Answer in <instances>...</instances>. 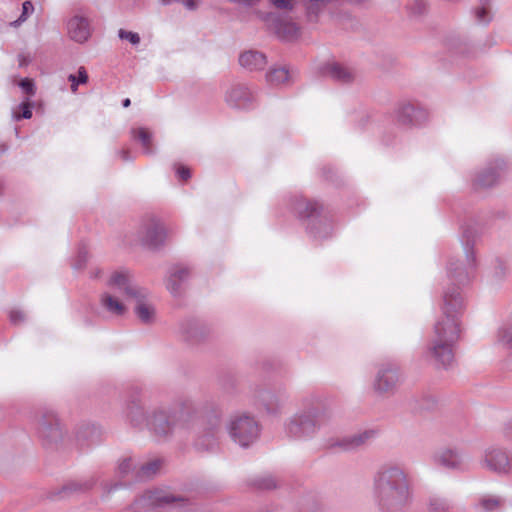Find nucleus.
Listing matches in <instances>:
<instances>
[{
    "mask_svg": "<svg viewBox=\"0 0 512 512\" xmlns=\"http://www.w3.org/2000/svg\"><path fill=\"white\" fill-rule=\"evenodd\" d=\"M443 315L436 321L429 356L440 366L447 368L454 361L455 345L461 335L460 316L464 308L459 287L447 288L443 294Z\"/></svg>",
    "mask_w": 512,
    "mask_h": 512,
    "instance_id": "nucleus-1",
    "label": "nucleus"
},
{
    "mask_svg": "<svg viewBox=\"0 0 512 512\" xmlns=\"http://www.w3.org/2000/svg\"><path fill=\"white\" fill-rule=\"evenodd\" d=\"M373 497L382 512H400L411 500V479L398 464H385L374 475Z\"/></svg>",
    "mask_w": 512,
    "mask_h": 512,
    "instance_id": "nucleus-2",
    "label": "nucleus"
},
{
    "mask_svg": "<svg viewBox=\"0 0 512 512\" xmlns=\"http://www.w3.org/2000/svg\"><path fill=\"white\" fill-rule=\"evenodd\" d=\"M192 403L185 400L181 403V407L166 409L158 407L152 409L145 415L143 407L136 400H132L126 409V417L131 425L140 427L143 424L147 426L149 431L158 438H166L170 436L178 423L189 416Z\"/></svg>",
    "mask_w": 512,
    "mask_h": 512,
    "instance_id": "nucleus-3",
    "label": "nucleus"
},
{
    "mask_svg": "<svg viewBox=\"0 0 512 512\" xmlns=\"http://www.w3.org/2000/svg\"><path fill=\"white\" fill-rule=\"evenodd\" d=\"M331 412L322 406L318 395H309L302 400V409L285 423V433L296 440L313 438L331 420Z\"/></svg>",
    "mask_w": 512,
    "mask_h": 512,
    "instance_id": "nucleus-4",
    "label": "nucleus"
},
{
    "mask_svg": "<svg viewBox=\"0 0 512 512\" xmlns=\"http://www.w3.org/2000/svg\"><path fill=\"white\" fill-rule=\"evenodd\" d=\"M291 208L301 219L307 221L306 231L314 240L321 241L332 235V220L323 213V206L319 202L295 195L291 199Z\"/></svg>",
    "mask_w": 512,
    "mask_h": 512,
    "instance_id": "nucleus-5",
    "label": "nucleus"
},
{
    "mask_svg": "<svg viewBox=\"0 0 512 512\" xmlns=\"http://www.w3.org/2000/svg\"><path fill=\"white\" fill-rule=\"evenodd\" d=\"M227 430L231 439L241 447L250 446L260 434L258 422L247 413H238L231 416L227 424Z\"/></svg>",
    "mask_w": 512,
    "mask_h": 512,
    "instance_id": "nucleus-6",
    "label": "nucleus"
},
{
    "mask_svg": "<svg viewBox=\"0 0 512 512\" xmlns=\"http://www.w3.org/2000/svg\"><path fill=\"white\" fill-rule=\"evenodd\" d=\"M38 435L46 443H54L62 438V429L54 411L40 410L35 416Z\"/></svg>",
    "mask_w": 512,
    "mask_h": 512,
    "instance_id": "nucleus-7",
    "label": "nucleus"
},
{
    "mask_svg": "<svg viewBox=\"0 0 512 512\" xmlns=\"http://www.w3.org/2000/svg\"><path fill=\"white\" fill-rule=\"evenodd\" d=\"M227 105L239 110H252L257 106V93L242 83L232 85L225 94Z\"/></svg>",
    "mask_w": 512,
    "mask_h": 512,
    "instance_id": "nucleus-8",
    "label": "nucleus"
},
{
    "mask_svg": "<svg viewBox=\"0 0 512 512\" xmlns=\"http://www.w3.org/2000/svg\"><path fill=\"white\" fill-rule=\"evenodd\" d=\"M138 239L142 245L156 249L164 244L166 230L160 220L152 217L145 219L138 230Z\"/></svg>",
    "mask_w": 512,
    "mask_h": 512,
    "instance_id": "nucleus-9",
    "label": "nucleus"
},
{
    "mask_svg": "<svg viewBox=\"0 0 512 512\" xmlns=\"http://www.w3.org/2000/svg\"><path fill=\"white\" fill-rule=\"evenodd\" d=\"M465 254L467 265L463 267L458 261H450L448 264V277L453 284L464 285L473 277L476 269V254L472 247H469V241L465 245Z\"/></svg>",
    "mask_w": 512,
    "mask_h": 512,
    "instance_id": "nucleus-10",
    "label": "nucleus"
},
{
    "mask_svg": "<svg viewBox=\"0 0 512 512\" xmlns=\"http://www.w3.org/2000/svg\"><path fill=\"white\" fill-rule=\"evenodd\" d=\"M288 399L284 389L272 390L260 388L255 391V400L267 413L278 414Z\"/></svg>",
    "mask_w": 512,
    "mask_h": 512,
    "instance_id": "nucleus-11",
    "label": "nucleus"
},
{
    "mask_svg": "<svg viewBox=\"0 0 512 512\" xmlns=\"http://www.w3.org/2000/svg\"><path fill=\"white\" fill-rule=\"evenodd\" d=\"M434 464L449 470L466 472L469 470V464L465 456L457 449L445 448L433 455Z\"/></svg>",
    "mask_w": 512,
    "mask_h": 512,
    "instance_id": "nucleus-12",
    "label": "nucleus"
},
{
    "mask_svg": "<svg viewBox=\"0 0 512 512\" xmlns=\"http://www.w3.org/2000/svg\"><path fill=\"white\" fill-rule=\"evenodd\" d=\"M107 285L111 289L123 293L128 298L143 296V289L133 283L132 276L127 270L114 271Z\"/></svg>",
    "mask_w": 512,
    "mask_h": 512,
    "instance_id": "nucleus-13",
    "label": "nucleus"
},
{
    "mask_svg": "<svg viewBox=\"0 0 512 512\" xmlns=\"http://www.w3.org/2000/svg\"><path fill=\"white\" fill-rule=\"evenodd\" d=\"M399 382V371L395 365H382L375 377L374 390L378 393H391Z\"/></svg>",
    "mask_w": 512,
    "mask_h": 512,
    "instance_id": "nucleus-14",
    "label": "nucleus"
},
{
    "mask_svg": "<svg viewBox=\"0 0 512 512\" xmlns=\"http://www.w3.org/2000/svg\"><path fill=\"white\" fill-rule=\"evenodd\" d=\"M482 465L500 474L508 473L512 469V461L508 454L504 450L496 447H490L485 450Z\"/></svg>",
    "mask_w": 512,
    "mask_h": 512,
    "instance_id": "nucleus-15",
    "label": "nucleus"
},
{
    "mask_svg": "<svg viewBox=\"0 0 512 512\" xmlns=\"http://www.w3.org/2000/svg\"><path fill=\"white\" fill-rule=\"evenodd\" d=\"M396 121L404 127L421 125L428 119L425 109L416 107L410 103L401 104L395 112Z\"/></svg>",
    "mask_w": 512,
    "mask_h": 512,
    "instance_id": "nucleus-16",
    "label": "nucleus"
},
{
    "mask_svg": "<svg viewBox=\"0 0 512 512\" xmlns=\"http://www.w3.org/2000/svg\"><path fill=\"white\" fill-rule=\"evenodd\" d=\"M321 76L329 78L339 84H351L355 80L354 71L338 62H327L319 67Z\"/></svg>",
    "mask_w": 512,
    "mask_h": 512,
    "instance_id": "nucleus-17",
    "label": "nucleus"
},
{
    "mask_svg": "<svg viewBox=\"0 0 512 512\" xmlns=\"http://www.w3.org/2000/svg\"><path fill=\"white\" fill-rule=\"evenodd\" d=\"M173 504L183 506L184 500L182 498L175 497L163 490L147 491L140 499L135 502L136 506L148 507H164Z\"/></svg>",
    "mask_w": 512,
    "mask_h": 512,
    "instance_id": "nucleus-18",
    "label": "nucleus"
},
{
    "mask_svg": "<svg viewBox=\"0 0 512 512\" xmlns=\"http://www.w3.org/2000/svg\"><path fill=\"white\" fill-rule=\"evenodd\" d=\"M271 28L280 40L292 41L299 37L300 27L297 23L278 15H270L267 19Z\"/></svg>",
    "mask_w": 512,
    "mask_h": 512,
    "instance_id": "nucleus-19",
    "label": "nucleus"
},
{
    "mask_svg": "<svg viewBox=\"0 0 512 512\" xmlns=\"http://www.w3.org/2000/svg\"><path fill=\"white\" fill-rule=\"evenodd\" d=\"M375 434L376 432L374 430H365L345 436L340 440L330 443L329 446L332 448L337 447L344 451L355 450L371 441L375 437Z\"/></svg>",
    "mask_w": 512,
    "mask_h": 512,
    "instance_id": "nucleus-20",
    "label": "nucleus"
},
{
    "mask_svg": "<svg viewBox=\"0 0 512 512\" xmlns=\"http://www.w3.org/2000/svg\"><path fill=\"white\" fill-rule=\"evenodd\" d=\"M238 61L240 66L249 72L262 71L268 64L266 54L255 49L240 53Z\"/></svg>",
    "mask_w": 512,
    "mask_h": 512,
    "instance_id": "nucleus-21",
    "label": "nucleus"
},
{
    "mask_svg": "<svg viewBox=\"0 0 512 512\" xmlns=\"http://www.w3.org/2000/svg\"><path fill=\"white\" fill-rule=\"evenodd\" d=\"M67 29L70 38L78 43L87 41L91 34L89 20L79 15L69 19Z\"/></svg>",
    "mask_w": 512,
    "mask_h": 512,
    "instance_id": "nucleus-22",
    "label": "nucleus"
},
{
    "mask_svg": "<svg viewBox=\"0 0 512 512\" xmlns=\"http://www.w3.org/2000/svg\"><path fill=\"white\" fill-rule=\"evenodd\" d=\"M97 482L96 477L91 476L85 479L70 480L66 482L55 496L66 498L74 494L85 493L91 490Z\"/></svg>",
    "mask_w": 512,
    "mask_h": 512,
    "instance_id": "nucleus-23",
    "label": "nucleus"
},
{
    "mask_svg": "<svg viewBox=\"0 0 512 512\" xmlns=\"http://www.w3.org/2000/svg\"><path fill=\"white\" fill-rule=\"evenodd\" d=\"M190 276V270L182 265H175L171 268L169 277L167 279V289L173 294L180 293L181 284L184 283Z\"/></svg>",
    "mask_w": 512,
    "mask_h": 512,
    "instance_id": "nucleus-24",
    "label": "nucleus"
},
{
    "mask_svg": "<svg viewBox=\"0 0 512 512\" xmlns=\"http://www.w3.org/2000/svg\"><path fill=\"white\" fill-rule=\"evenodd\" d=\"M180 333L186 341L196 342L204 337V328L196 320H185L180 324Z\"/></svg>",
    "mask_w": 512,
    "mask_h": 512,
    "instance_id": "nucleus-25",
    "label": "nucleus"
},
{
    "mask_svg": "<svg viewBox=\"0 0 512 512\" xmlns=\"http://www.w3.org/2000/svg\"><path fill=\"white\" fill-rule=\"evenodd\" d=\"M194 445L199 451H214L218 446V432L204 429L195 440Z\"/></svg>",
    "mask_w": 512,
    "mask_h": 512,
    "instance_id": "nucleus-26",
    "label": "nucleus"
},
{
    "mask_svg": "<svg viewBox=\"0 0 512 512\" xmlns=\"http://www.w3.org/2000/svg\"><path fill=\"white\" fill-rule=\"evenodd\" d=\"M331 0H308L305 4L306 19L310 23H317L320 14L324 11Z\"/></svg>",
    "mask_w": 512,
    "mask_h": 512,
    "instance_id": "nucleus-27",
    "label": "nucleus"
},
{
    "mask_svg": "<svg viewBox=\"0 0 512 512\" xmlns=\"http://www.w3.org/2000/svg\"><path fill=\"white\" fill-rule=\"evenodd\" d=\"M146 297V291L143 290V296L138 297H132L133 299H136L137 303L135 306V314L137 317L141 320L143 323H150L154 318V308L143 301V299Z\"/></svg>",
    "mask_w": 512,
    "mask_h": 512,
    "instance_id": "nucleus-28",
    "label": "nucleus"
},
{
    "mask_svg": "<svg viewBox=\"0 0 512 512\" xmlns=\"http://www.w3.org/2000/svg\"><path fill=\"white\" fill-rule=\"evenodd\" d=\"M132 138L139 142L144 150L145 155H150L153 151L152 133L143 127L131 130Z\"/></svg>",
    "mask_w": 512,
    "mask_h": 512,
    "instance_id": "nucleus-29",
    "label": "nucleus"
},
{
    "mask_svg": "<svg viewBox=\"0 0 512 512\" xmlns=\"http://www.w3.org/2000/svg\"><path fill=\"white\" fill-rule=\"evenodd\" d=\"M266 81L272 86H278L289 81V71L285 66L271 67L266 75Z\"/></svg>",
    "mask_w": 512,
    "mask_h": 512,
    "instance_id": "nucleus-30",
    "label": "nucleus"
},
{
    "mask_svg": "<svg viewBox=\"0 0 512 512\" xmlns=\"http://www.w3.org/2000/svg\"><path fill=\"white\" fill-rule=\"evenodd\" d=\"M222 423V411L218 406H211L210 410L206 411L205 428L214 432L220 431Z\"/></svg>",
    "mask_w": 512,
    "mask_h": 512,
    "instance_id": "nucleus-31",
    "label": "nucleus"
},
{
    "mask_svg": "<svg viewBox=\"0 0 512 512\" xmlns=\"http://www.w3.org/2000/svg\"><path fill=\"white\" fill-rule=\"evenodd\" d=\"M102 306L110 313L121 316L125 312V306L109 293H104L101 297Z\"/></svg>",
    "mask_w": 512,
    "mask_h": 512,
    "instance_id": "nucleus-32",
    "label": "nucleus"
},
{
    "mask_svg": "<svg viewBox=\"0 0 512 512\" xmlns=\"http://www.w3.org/2000/svg\"><path fill=\"white\" fill-rule=\"evenodd\" d=\"M503 501L494 495H484L479 499L477 507L483 512H492L501 507Z\"/></svg>",
    "mask_w": 512,
    "mask_h": 512,
    "instance_id": "nucleus-33",
    "label": "nucleus"
},
{
    "mask_svg": "<svg viewBox=\"0 0 512 512\" xmlns=\"http://www.w3.org/2000/svg\"><path fill=\"white\" fill-rule=\"evenodd\" d=\"M499 180V174L491 169L479 174L475 179V184L479 187H492Z\"/></svg>",
    "mask_w": 512,
    "mask_h": 512,
    "instance_id": "nucleus-34",
    "label": "nucleus"
},
{
    "mask_svg": "<svg viewBox=\"0 0 512 512\" xmlns=\"http://www.w3.org/2000/svg\"><path fill=\"white\" fill-rule=\"evenodd\" d=\"M34 104L30 102L29 99L20 103L15 110H13L12 118L15 121H20L22 119H30L32 117V110Z\"/></svg>",
    "mask_w": 512,
    "mask_h": 512,
    "instance_id": "nucleus-35",
    "label": "nucleus"
},
{
    "mask_svg": "<svg viewBox=\"0 0 512 512\" xmlns=\"http://www.w3.org/2000/svg\"><path fill=\"white\" fill-rule=\"evenodd\" d=\"M406 9L410 17L418 18L427 12L426 0H411L407 3Z\"/></svg>",
    "mask_w": 512,
    "mask_h": 512,
    "instance_id": "nucleus-36",
    "label": "nucleus"
},
{
    "mask_svg": "<svg viewBox=\"0 0 512 512\" xmlns=\"http://www.w3.org/2000/svg\"><path fill=\"white\" fill-rule=\"evenodd\" d=\"M429 508L432 512H449L451 503L446 498L434 496L430 498Z\"/></svg>",
    "mask_w": 512,
    "mask_h": 512,
    "instance_id": "nucleus-37",
    "label": "nucleus"
},
{
    "mask_svg": "<svg viewBox=\"0 0 512 512\" xmlns=\"http://www.w3.org/2000/svg\"><path fill=\"white\" fill-rule=\"evenodd\" d=\"M160 465H161L160 460H154V461H151V462H148V463L142 465L138 472V477L140 479H147V478L152 477L153 475H155L157 473V471L160 468Z\"/></svg>",
    "mask_w": 512,
    "mask_h": 512,
    "instance_id": "nucleus-38",
    "label": "nucleus"
},
{
    "mask_svg": "<svg viewBox=\"0 0 512 512\" xmlns=\"http://www.w3.org/2000/svg\"><path fill=\"white\" fill-rule=\"evenodd\" d=\"M497 340L503 346L512 349V323L499 329Z\"/></svg>",
    "mask_w": 512,
    "mask_h": 512,
    "instance_id": "nucleus-39",
    "label": "nucleus"
},
{
    "mask_svg": "<svg viewBox=\"0 0 512 512\" xmlns=\"http://www.w3.org/2000/svg\"><path fill=\"white\" fill-rule=\"evenodd\" d=\"M68 80L71 82V88L76 91L79 84H85L88 81V73L85 67L81 66L78 69L77 75L70 74Z\"/></svg>",
    "mask_w": 512,
    "mask_h": 512,
    "instance_id": "nucleus-40",
    "label": "nucleus"
},
{
    "mask_svg": "<svg viewBox=\"0 0 512 512\" xmlns=\"http://www.w3.org/2000/svg\"><path fill=\"white\" fill-rule=\"evenodd\" d=\"M255 486L262 490H271L276 488V481L272 476H265L255 480Z\"/></svg>",
    "mask_w": 512,
    "mask_h": 512,
    "instance_id": "nucleus-41",
    "label": "nucleus"
},
{
    "mask_svg": "<svg viewBox=\"0 0 512 512\" xmlns=\"http://www.w3.org/2000/svg\"><path fill=\"white\" fill-rule=\"evenodd\" d=\"M118 37L121 40H128L132 45H138L140 43V36L136 32L120 29L118 31Z\"/></svg>",
    "mask_w": 512,
    "mask_h": 512,
    "instance_id": "nucleus-42",
    "label": "nucleus"
},
{
    "mask_svg": "<svg viewBox=\"0 0 512 512\" xmlns=\"http://www.w3.org/2000/svg\"><path fill=\"white\" fill-rule=\"evenodd\" d=\"M489 5H481L475 10V15L479 23L488 24L491 20L488 10Z\"/></svg>",
    "mask_w": 512,
    "mask_h": 512,
    "instance_id": "nucleus-43",
    "label": "nucleus"
},
{
    "mask_svg": "<svg viewBox=\"0 0 512 512\" xmlns=\"http://www.w3.org/2000/svg\"><path fill=\"white\" fill-rule=\"evenodd\" d=\"M19 87L30 96L35 94V84L34 81L30 78H23L19 82Z\"/></svg>",
    "mask_w": 512,
    "mask_h": 512,
    "instance_id": "nucleus-44",
    "label": "nucleus"
},
{
    "mask_svg": "<svg viewBox=\"0 0 512 512\" xmlns=\"http://www.w3.org/2000/svg\"><path fill=\"white\" fill-rule=\"evenodd\" d=\"M34 11V6L31 1H25L22 4V12L19 16L18 20L15 21V23L18 22H24L30 14Z\"/></svg>",
    "mask_w": 512,
    "mask_h": 512,
    "instance_id": "nucleus-45",
    "label": "nucleus"
},
{
    "mask_svg": "<svg viewBox=\"0 0 512 512\" xmlns=\"http://www.w3.org/2000/svg\"><path fill=\"white\" fill-rule=\"evenodd\" d=\"M132 467V461L131 459H124L122 460L119 464H118V467H117V473L120 475V476H125L126 474H128V472L130 471Z\"/></svg>",
    "mask_w": 512,
    "mask_h": 512,
    "instance_id": "nucleus-46",
    "label": "nucleus"
},
{
    "mask_svg": "<svg viewBox=\"0 0 512 512\" xmlns=\"http://www.w3.org/2000/svg\"><path fill=\"white\" fill-rule=\"evenodd\" d=\"M88 253L85 249H80L74 267L76 269H82L87 261Z\"/></svg>",
    "mask_w": 512,
    "mask_h": 512,
    "instance_id": "nucleus-47",
    "label": "nucleus"
},
{
    "mask_svg": "<svg viewBox=\"0 0 512 512\" xmlns=\"http://www.w3.org/2000/svg\"><path fill=\"white\" fill-rule=\"evenodd\" d=\"M175 171L177 177L182 181H187L191 177L190 169L185 166L179 165Z\"/></svg>",
    "mask_w": 512,
    "mask_h": 512,
    "instance_id": "nucleus-48",
    "label": "nucleus"
},
{
    "mask_svg": "<svg viewBox=\"0 0 512 512\" xmlns=\"http://www.w3.org/2000/svg\"><path fill=\"white\" fill-rule=\"evenodd\" d=\"M10 321L13 323V324H19L21 322H23L25 320V315L22 311H19V310H12L10 312Z\"/></svg>",
    "mask_w": 512,
    "mask_h": 512,
    "instance_id": "nucleus-49",
    "label": "nucleus"
},
{
    "mask_svg": "<svg viewBox=\"0 0 512 512\" xmlns=\"http://www.w3.org/2000/svg\"><path fill=\"white\" fill-rule=\"evenodd\" d=\"M272 3L279 9L292 10L291 0H272Z\"/></svg>",
    "mask_w": 512,
    "mask_h": 512,
    "instance_id": "nucleus-50",
    "label": "nucleus"
},
{
    "mask_svg": "<svg viewBox=\"0 0 512 512\" xmlns=\"http://www.w3.org/2000/svg\"><path fill=\"white\" fill-rule=\"evenodd\" d=\"M505 273H506L505 264L502 261L497 260L496 267H495V274H496V276L502 277V276L505 275Z\"/></svg>",
    "mask_w": 512,
    "mask_h": 512,
    "instance_id": "nucleus-51",
    "label": "nucleus"
},
{
    "mask_svg": "<svg viewBox=\"0 0 512 512\" xmlns=\"http://www.w3.org/2000/svg\"><path fill=\"white\" fill-rule=\"evenodd\" d=\"M182 3L188 10H191V11L196 10L198 7L197 0H182Z\"/></svg>",
    "mask_w": 512,
    "mask_h": 512,
    "instance_id": "nucleus-52",
    "label": "nucleus"
},
{
    "mask_svg": "<svg viewBox=\"0 0 512 512\" xmlns=\"http://www.w3.org/2000/svg\"><path fill=\"white\" fill-rule=\"evenodd\" d=\"M18 61H19V67H26L30 64L31 58L29 56H26L24 54L18 55Z\"/></svg>",
    "mask_w": 512,
    "mask_h": 512,
    "instance_id": "nucleus-53",
    "label": "nucleus"
},
{
    "mask_svg": "<svg viewBox=\"0 0 512 512\" xmlns=\"http://www.w3.org/2000/svg\"><path fill=\"white\" fill-rule=\"evenodd\" d=\"M131 105V100L129 98H125L122 100V106L124 108H128Z\"/></svg>",
    "mask_w": 512,
    "mask_h": 512,
    "instance_id": "nucleus-54",
    "label": "nucleus"
},
{
    "mask_svg": "<svg viewBox=\"0 0 512 512\" xmlns=\"http://www.w3.org/2000/svg\"><path fill=\"white\" fill-rule=\"evenodd\" d=\"M187 511H188V512H201V511H199V508H198V507H196V506H194V505H191V504H189V508H188V510H187Z\"/></svg>",
    "mask_w": 512,
    "mask_h": 512,
    "instance_id": "nucleus-55",
    "label": "nucleus"
},
{
    "mask_svg": "<svg viewBox=\"0 0 512 512\" xmlns=\"http://www.w3.org/2000/svg\"><path fill=\"white\" fill-rule=\"evenodd\" d=\"M481 5H490V0H480Z\"/></svg>",
    "mask_w": 512,
    "mask_h": 512,
    "instance_id": "nucleus-56",
    "label": "nucleus"
},
{
    "mask_svg": "<svg viewBox=\"0 0 512 512\" xmlns=\"http://www.w3.org/2000/svg\"><path fill=\"white\" fill-rule=\"evenodd\" d=\"M118 486H119L118 484H115L113 487L108 489V492H111L112 490L117 489Z\"/></svg>",
    "mask_w": 512,
    "mask_h": 512,
    "instance_id": "nucleus-57",
    "label": "nucleus"
}]
</instances>
